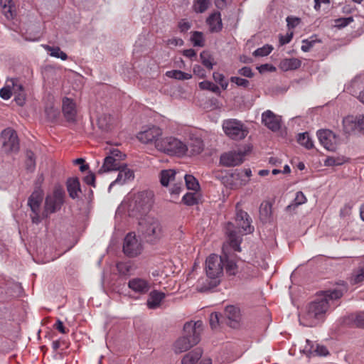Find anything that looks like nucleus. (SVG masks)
Segmentation results:
<instances>
[{"instance_id": "11", "label": "nucleus", "mask_w": 364, "mask_h": 364, "mask_svg": "<svg viewBox=\"0 0 364 364\" xmlns=\"http://www.w3.org/2000/svg\"><path fill=\"white\" fill-rule=\"evenodd\" d=\"M163 132L157 126H148L143 127L136 136L137 139L144 144H154L156 148V142L161 140Z\"/></svg>"}, {"instance_id": "61", "label": "nucleus", "mask_w": 364, "mask_h": 364, "mask_svg": "<svg viewBox=\"0 0 364 364\" xmlns=\"http://www.w3.org/2000/svg\"><path fill=\"white\" fill-rule=\"evenodd\" d=\"M166 45L168 46H183V41L181 38H173L168 39L166 41Z\"/></svg>"}, {"instance_id": "20", "label": "nucleus", "mask_w": 364, "mask_h": 364, "mask_svg": "<svg viewBox=\"0 0 364 364\" xmlns=\"http://www.w3.org/2000/svg\"><path fill=\"white\" fill-rule=\"evenodd\" d=\"M117 171H119L118 176L115 181L109 185V190L115 184L123 185L127 181L132 180L134 177L133 171L129 168L126 164L122 166V168L117 169Z\"/></svg>"}, {"instance_id": "4", "label": "nucleus", "mask_w": 364, "mask_h": 364, "mask_svg": "<svg viewBox=\"0 0 364 364\" xmlns=\"http://www.w3.org/2000/svg\"><path fill=\"white\" fill-rule=\"evenodd\" d=\"M205 272L207 277L211 280H207L206 283H203L198 287V291L200 292L207 291L219 284L220 280L218 278L223 273V259L222 255L219 257L215 254L210 255L205 261Z\"/></svg>"}, {"instance_id": "48", "label": "nucleus", "mask_w": 364, "mask_h": 364, "mask_svg": "<svg viewBox=\"0 0 364 364\" xmlns=\"http://www.w3.org/2000/svg\"><path fill=\"white\" fill-rule=\"evenodd\" d=\"M45 112L48 119L51 121L55 120L59 114L58 111L52 106L46 107L45 109Z\"/></svg>"}, {"instance_id": "34", "label": "nucleus", "mask_w": 364, "mask_h": 364, "mask_svg": "<svg viewBox=\"0 0 364 364\" xmlns=\"http://www.w3.org/2000/svg\"><path fill=\"white\" fill-rule=\"evenodd\" d=\"M298 142L307 149H311L314 147V143L309 136L308 132H304L299 134Z\"/></svg>"}, {"instance_id": "54", "label": "nucleus", "mask_w": 364, "mask_h": 364, "mask_svg": "<svg viewBox=\"0 0 364 364\" xmlns=\"http://www.w3.org/2000/svg\"><path fill=\"white\" fill-rule=\"evenodd\" d=\"M238 74L242 75L246 77H252L255 75V73L252 72V69L250 67H242L237 71Z\"/></svg>"}, {"instance_id": "36", "label": "nucleus", "mask_w": 364, "mask_h": 364, "mask_svg": "<svg viewBox=\"0 0 364 364\" xmlns=\"http://www.w3.org/2000/svg\"><path fill=\"white\" fill-rule=\"evenodd\" d=\"M112 118L109 115L103 114L98 118L97 124L99 128L102 131L107 132L110 129Z\"/></svg>"}, {"instance_id": "38", "label": "nucleus", "mask_w": 364, "mask_h": 364, "mask_svg": "<svg viewBox=\"0 0 364 364\" xmlns=\"http://www.w3.org/2000/svg\"><path fill=\"white\" fill-rule=\"evenodd\" d=\"M45 48L50 52V55L53 57L60 58L63 60H65L68 58L67 54L62 51L58 46L52 47L50 46H46Z\"/></svg>"}, {"instance_id": "12", "label": "nucleus", "mask_w": 364, "mask_h": 364, "mask_svg": "<svg viewBox=\"0 0 364 364\" xmlns=\"http://www.w3.org/2000/svg\"><path fill=\"white\" fill-rule=\"evenodd\" d=\"M3 148L6 153L17 152L19 150V141L15 130L7 128L2 131Z\"/></svg>"}, {"instance_id": "17", "label": "nucleus", "mask_w": 364, "mask_h": 364, "mask_svg": "<svg viewBox=\"0 0 364 364\" xmlns=\"http://www.w3.org/2000/svg\"><path fill=\"white\" fill-rule=\"evenodd\" d=\"M280 117L271 110H267L262 114V123L273 132L278 131L280 129Z\"/></svg>"}, {"instance_id": "37", "label": "nucleus", "mask_w": 364, "mask_h": 364, "mask_svg": "<svg viewBox=\"0 0 364 364\" xmlns=\"http://www.w3.org/2000/svg\"><path fill=\"white\" fill-rule=\"evenodd\" d=\"M183 177L188 189L196 191L200 188L199 183L193 176L186 174Z\"/></svg>"}, {"instance_id": "21", "label": "nucleus", "mask_w": 364, "mask_h": 364, "mask_svg": "<svg viewBox=\"0 0 364 364\" xmlns=\"http://www.w3.org/2000/svg\"><path fill=\"white\" fill-rule=\"evenodd\" d=\"M306 346L303 349V352L308 356L326 355L328 354L327 348L324 346L314 344L309 340L306 339Z\"/></svg>"}, {"instance_id": "52", "label": "nucleus", "mask_w": 364, "mask_h": 364, "mask_svg": "<svg viewBox=\"0 0 364 364\" xmlns=\"http://www.w3.org/2000/svg\"><path fill=\"white\" fill-rule=\"evenodd\" d=\"M210 325L213 329L219 325V314L216 312L211 313L209 318Z\"/></svg>"}, {"instance_id": "30", "label": "nucleus", "mask_w": 364, "mask_h": 364, "mask_svg": "<svg viewBox=\"0 0 364 364\" xmlns=\"http://www.w3.org/2000/svg\"><path fill=\"white\" fill-rule=\"evenodd\" d=\"M188 151L192 155H198L200 154L204 149V144L201 139L195 138L191 139L190 143L187 146Z\"/></svg>"}, {"instance_id": "57", "label": "nucleus", "mask_w": 364, "mask_h": 364, "mask_svg": "<svg viewBox=\"0 0 364 364\" xmlns=\"http://www.w3.org/2000/svg\"><path fill=\"white\" fill-rule=\"evenodd\" d=\"M287 26L290 28H295L300 22V18L297 17L288 16L287 18Z\"/></svg>"}, {"instance_id": "1", "label": "nucleus", "mask_w": 364, "mask_h": 364, "mask_svg": "<svg viewBox=\"0 0 364 364\" xmlns=\"http://www.w3.org/2000/svg\"><path fill=\"white\" fill-rule=\"evenodd\" d=\"M252 220L247 212L236 206L235 225L228 223L226 226V234L228 243L223 247L222 258L223 259V268L228 276H235L241 268L240 264H244L235 255V252H240L242 236L247 233H252L254 227L251 225Z\"/></svg>"}, {"instance_id": "29", "label": "nucleus", "mask_w": 364, "mask_h": 364, "mask_svg": "<svg viewBox=\"0 0 364 364\" xmlns=\"http://www.w3.org/2000/svg\"><path fill=\"white\" fill-rule=\"evenodd\" d=\"M202 355L203 350L200 348H196L183 356L181 364H195Z\"/></svg>"}, {"instance_id": "35", "label": "nucleus", "mask_w": 364, "mask_h": 364, "mask_svg": "<svg viewBox=\"0 0 364 364\" xmlns=\"http://www.w3.org/2000/svg\"><path fill=\"white\" fill-rule=\"evenodd\" d=\"M210 0H194L193 9L196 13H203L209 7Z\"/></svg>"}, {"instance_id": "24", "label": "nucleus", "mask_w": 364, "mask_h": 364, "mask_svg": "<svg viewBox=\"0 0 364 364\" xmlns=\"http://www.w3.org/2000/svg\"><path fill=\"white\" fill-rule=\"evenodd\" d=\"M124 164L118 161L117 159H114V156H107L104 160L102 166L99 170V173L109 172L112 171H117L122 168Z\"/></svg>"}, {"instance_id": "7", "label": "nucleus", "mask_w": 364, "mask_h": 364, "mask_svg": "<svg viewBox=\"0 0 364 364\" xmlns=\"http://www.w3.org/2000/svg\"><path fill=\"white\" fill-rule=\"evenodd\" d=\"M223 129L225 134L232 140H242L249 133L245 124L235 119H229L223 121Z\"/></svg>"}, {"instance_id": "62", "label": "nucleus", "mask_w": 364, "mask_h": 364, "mask_svg": "<svg viewBox=\"0 0 364 364\" xmlns=\"http://www.w3.org/2000/svg\"><path fill=\"white\" fill-rule=\"evenodd\" d=\"M355 325L360 328H364V312L358 313L354 320Z\"/></svg>"}, {"instance_id": "2", "label": "nucleus", "mask_w": 364, "mask_h": 364, "mask_svg": "<svg viewBox=\"0 0 364 364\" xmlns=\"http://www.w3.org/2000/svg\"><path fill=\"white\" fill-rule=\"evenodd\" d=\"M346 290L345 286L324 291L314 301L309 303L299 317L300 324L306 327H314L322 323L326 313L334 300L342 297Z\"/></svg>"}, {"instance_id": "6", "label": "nucleus", "mask_w": 364, "mask_h": 364, "mask_svg": "<svg viewBox=\"0 0 364 364\" xmlns=\"http://www.w3.org/2000/svg\"><path fill=\"white\" fill-rule=\"evenodd\" d=\"M156 149L168 155H184L187 151V145L173 136L161 138L156 142Z\"/></svg>"}, {"instance_id": "63", "label": "nucleus", "mask_w": 364, "mask_h": 364, "mask_svg": "<svg viewBox=\"0 0 364 364\" xmlns=\"http://www.w3.org/2000/svg\"><path fill=\"white\" fill-rule=\"evenodd\" d=\"M257 68L260 73H262L266 71H275L276 70L275 67H274L273 65H269V64H263V65H261L260 66H258Z\"/></svg>"}, {"instance_id": "5", "label": "nucleus", "mask_w": 364, "mask_h": 364, "mask_svg": "<svg viewBox=\"0 0 364 364\" xmlns=\"http://www.w3.org/2000/svg\"><path fill=\"white\" fill-rule=\"evenodd\" d=\"M139 225L142 235L149 241H156L163 236V226L157 218L148 216L141 220Z\"/></svg>"}, {"instance_id": "43", "label": "nucleus", "mask_w": 364, "mask_h": 364, "mask_svg": "<svg viewBox=\"0 0 364 364\" xmlns=\"http://www.w3.org/2000/svg\"><path fill=\"white\" fill-rule=\"evenodd\" d=\"M26 166L28 170L33 171L36 166V160L33 151L28 150L26 153Z\"/></svg>"}, {"instance_id": "60", "label": "nucleus", "mask_w": 364, "mask_h": 364, "mask_svg": "<svg viewBox=\"0 0 364 364\" xmlns=\"http://www.w3.org/2000/svg\"><path fill=\"white\" fill-rule=\"evenodd\" d=\"M0 97L4 100H9L11 97V91L9 87H4L0 90Z\"/></svg>"}, {"instance_id": "49", "label": "nucleus", "mask_w": 364, "mask_h": 364, "mask_svg": "<svg viewBox=\"0 0 364 364\" xmlns=\"http://www.w3.org/2000/svg\"><path fill=\"white\" fill-rule=\"evenodd\" d=\"M117 268L120 274L126 275L129 273L132 267L127 263L119 262L117 264Z\"/></svg>"}, {"instance_id": "18", "label": "nucleus", "mask_w": 364, "mask_h": 364, "mask_svg": "<svg viewBox=\"0 0 364 364\" xmlns=\"http://www.w3.org/2000/svg\"><path fill=\"white\" fill-rule=\"evenodd\" d=\"M62 110L66 120L69 122H74L76 117L75 103L73 100L64 97L63 100Z\"/></svg>"}, {"instance_id": "26", "label": "nucleus", "mask_w": 364, "mask_h": 364, "mask_svg": "<svg viewBox=\"0 0 364 364\" xmlns=\"http://www.w3.org/2000/svg\"><path fill=\"white\" fill-rule=\"evenodd\" d=\"M67 191L72 199L78 197V193L81 192L80 181L77 178H69L66 182Z\"/></svg>"}, {"instance_id": "39", "label": "nucleus", "mask_w": 364, "mask_h": 364, "mask_svg": "<svg viewBox=\"0 0 364 364\" xmlns=\"http://www.w3.org/2000/svg\"><path fill=\"white\" fill-rule=\"evenodd\" d=\"M199 87L201 90L212 91L218 95L220 94V90L219 87L210 81L205 80L200 82L199 83Z\"/></svg>"}, {"instance_id": "53", "label": "nucleus", "mask_w": 364, "mask_h": 364, "mask_svg": "<svg viewBox=\"0 0 364 364\" xmlns=\"http://www.w3.org/2000/svg\"><path fill=\"white\" fill-rule=\"evenodd\" d=\"M342 164L343 161L341 159L334 157H328L324 161V164L328 166H339Z\"/></svg>"}, {"instance_id": "9", "label": "nucleus", "mask_w": 364, "mask_h": 364, "mask_svg": "<svg viewBox=\"0 0 364 364\" xmlns=\"http://www.w3.org/2000/svg\"><path fill=\"white\" fill-rule=\"evenodd\" d=\"M250 151V148L247 146L238 151L224 153L220 156V163L226 167L238 166L244 161L245 156Z\"/></svg>"}, {"instance_id": "46", "label": "nucleus", "mask_w": 364, "mask_h": 364, "mask_svg": "<svg viewBox=\"0 0 364 364\" xmlns=\"http://www.w3.org/2000/svg\"><path fill=\"white\" fill-rule=\"evenodd\" d=\"M353 21V18L349 16L347 18H338L335 20V26L341 29L347 26L349 23Z\"/></svg>"}, {"instance_id": "58", "label": "nucleus", "mask_w": 364, "mask_h": 364, "mask_svg": "<svg viewBox=\"0 0 364 364\" xmlns=\"http://www.w3.org/2000/svg\"><path fill=\"white\" fill-rule=\"evenodd\" d=\"M191 27V24L186 21L185 19H182L178 23V28L181 33H185L189 30Z\"/></svg>"}, {"instance_id": "51", "label": "nucleus", "mask_w": 364, "mask_h": 364, "mask_svg": "<svg viewBox=\"0 0 364 364\" xmlns=\"http://www.w3.org/2000/svg\"><path fill=\"white\" fill-rule=\"evenodd\" d=\"M352 280L354 284H358L364 281V267L359 269L354 274Z\"/></svg>"}, {"instance_id": "10", "label": "nucleus", "mask_w": 364, "mask_h": 364, "mask_svg": "<svg viewBox=\"0 0 364 364\" xmlns=\"http://www.w3.org/2000/svg\"><path fill=\"white\" fill-rule=\"evenodd\" d=\"M154 193L151 191L139 193L134 200V209L141 215L148 213L154 203Z\"/></svg>"}, {"instance_id": "28", "label": "nucleus", "mask_w": 364, "mask_h": 364, "mask_svg": "<svg viewBox=\"0 0 364 364\" xmlns=\"http://www.w3.org/2000/svg\"><path fill=\"white\" fill-rule=\"evenodd\" d=\"M1 12L8 20L13 19L16 15V11L12 0H0Z\"/></svg>"}, {"instance_id": "33", "label": "nucleus", "mask_w": 364, "mask_h": 364, "mask_svg": "<svg viewBox=\"0 0 364 364\" xmlns=\"http://www.w3.org/2000/svg\"><path fill=\"white\" fill-rule=\"evenodd\" d=\"M166 75L170 78H173L178 80H189L192 77V75L188 73H184L178 70H173L167 71Z\"/></svg>"}, {"instance_id": "25", "label": "nucleus", "mask_w": 364, "mask_h": 364, "mask_svg": "<svg viewBox=\"0 0 364 364\" xmlns=\"http://www.w3.org/2000/svg\"><path fill=\"white\" fill-rule=\"evenodd\" d=\"M272 203L264 201L259 207V219L264 223H271L272 220Z\"/></svg>"}, {"instance_id": "14", "label": "nucleus", "mask_w": 364, "mask_h": 364, "mask_svg": "<svg viewBox=\"0 0 364 364\" xmlns=\"http://www.w3.org/2000/svg\"><path fill=\"white\" fill-rule=\"evenodd\" d=\"M320 144L327 150L333 151L338 144L337 136L329 129H320L317 132Z\"/></svg>"}, {"instance_id": "45", "label": "nucleus", "mask_w": 364, "mask_h": 364, "mask_svg": "<svg viewBox=\"0 0 364 364\" xmlns=\"http://www.w3.org/2000/svg\"><path fill=\"white\" fill-rule=\"evenodd\" d=\"M182 200L187 205H193L198 203V198L196 193H188L184 195Z\"/></svg>"}, {"instance_id": "47", "label": "nucleus", "mask_w": 364, "mask_h": 364, "mask_svg": "<svg viewBox=\"0 0 364 364\" xmlns=\"http://www.w3.org/2000/svg\"><path fill=\"white\" fill-rule=\"evenodd\" d=\"M230 80L231 82H233L237 86L243 88H247L250 85V82L247 80L239 77L232 76L230 77Z\"/></svg>"}, {"instance_id": "41", "label": "nucleus", "mask_w": 364, "mask_h": 364, "mask_svg": "<svg viewBox=\"0 0 364 364\" xmlns=\"http://www.w3.org/2000/svg\"><path fill=\"white\" fill-rule=\"evenodd\" d=\"M191 41L194 46L203 47L204 38L202 32L194 31L191 37Z\"/></svg>"}, {"instance_id": "32", "label": "nucleus", "mask_w": 364, "mask_h": 364, "mask_svg": "<svg viewBox=\"0 0 364 364\" xmlns=\"http://www.w3.org/2000/svg\"><path fill=\"white\" fill-rule=\"evenodd\" d=\"M176 173L172 169L163 170L160 173V182L162 186H167L169 181H174Z\"/></svg>"}, {"instance_id": "22", "label": "nucleus", "mask_w": 364, "mask_h": 364, "mask_svg": "<svg viewBox=\"0 0 364 364\" xmlns=\"http://www.w3.org/2000/svg\"><path fill=\"white\" fill-rule=\"evenodd\" d=\"M166 294L161 291L157 290L151 291L146 301L148 308L150 309H156L159 308Z\"/></svg>"}, {"instance_id": "8", "label": "nucleus", "mask_w": 364, "mask_h": 364, "mask_svg": "<svg viewBox=\"0 0 364 364\" xmlns=\"http://www.w3.org/2000/svg\"><path fill=\"white\" fill-rule=\"evenodd\" d=\"M65 192L60 187H56L52 195L47 196L45 201L43 217H48L50 213L57 212L64 203Z\"/></svg>"}, {"instance_id": "31", "label": "nucleus", "mask_w": 364, "mask_h": 364, "mask_svg": "<svg viewBox=\"0 0 364 364\" xmlns=\"http://www.w3.org/2000/svg\"><path fill=\"white\" fill-rule=\"evenodd\" d=\"M301 65V62L298 58H285L280 63V68L284 71L296 70Z\"/></svg>"}, {"instance_id": "64", "label": "nucleus", "mask_w": 364, "mask_h": 364, "mask_svg": "<svg viewBox=\"0 0 364 364\" xmlns=\"http://www.w3.org/2000/svg\"><path fill=\"white\" fill-rule=\"evenodd\" d=\"M355 125L360 131L364 132V115H360L356 118Z\"/></svg>"}, {"instance_id": "19", "label": "nucleus", "mask_w": 364, "mask_h": 364, "mask_svg": "<svg viewBox=\"0 0 364 364\" xmlns=\"http://www.w3.org/2000/svg\"><path fill=\"white\" fill-rule=\"evenodd\" d=\"M128 287L136 293L144 294L149 291L151 285L146 279L133 278L129 281Z\"/></svg>"}, {"instance_id": "16", "label": "nucleus", "mask_w": 364, "mask_h": 364, "mask_svg": "<svg viewBox=\"0 0 364 364\" xmlns=\"http://www.w3.org/2000/svg\"><path fill=\"white\" fill-rule=\"evenodd\" d=\"M225 316L228 326L233 328L239 327L241 320V314L239 308L235 306H227L225 310Z\"/></svg>"}, {"instance_id": "15", "label": "nucleus", "mask_w": 364, "mask_h": 364, "mask_svg": "<svg viewBox=\"0 0 364 364\" xmlns=\"http://www.w3.org/2000/svg\"><path fill=\"white\" fill-rule=\"evenodd\" d=\"M141 245L136 238L135 235L129 233L124 238L123 252L130 257H135L141 252Z\"/></svg>"}, {"instance_id": "50", "label": "nucleus", "mask_w": 364, "mask_h": 364, "mask_svg": "<svg viewBox=\"0 0 364 364\" xmlns=\"http://www.w3.org/2000/svg\"><path fill=\"white\" fill-rule=\"evenodd\" d=\"M316 40L305 39L302 41L301 50L304 52H308L314 46Z\"/></svg>"}, {"instance_id": "23", "label": "nucleus", "mask_w": 364, "mask_h": 364, "mask_svg": "<svg viewBox=\"0 0 364 364\" xmlns=\"http://www.w3.org/2000/svg\"><path fill=\"white\" fill-rule=\"evenodd\" d=\"M206 22L209 26L210 31L212 33H218L223 28L221 15L220 12L211 14L207 18Z\"/></svg>"}, {"instance_id": "3", "label": "nucleus", "mask_w": 364, "mask_h": 364, "mask_svg": "<svg viewBox=\"0 0 364 364\" xmlns=\"http://www.w3.org/2000/svg\"><path fill=\"white\" fill-rule=\"evenodd\" d=\"M202 331L203 322L201 321L186 322L183 326V336L174 343V352L181 353L197 345L200 341Z\"/></svg>"}, {"instance_id": "59", "label": "nucleus", "mask_w": 364, "mask_h": 364, "mask_svg": "<svg viewBox=\"0 0 364 364\" xmlns=\"http://www.w3.org/2000/svg\"><path fill=\"white\" fill-rule=\"evenodd\" d=\"M109 156H114V159H117L118 161L124 160L126 157L124 154H122L119 150L114 149L110 151V155Z\"/></svg>"}, {"instance_id": "56", "label": "nucleus", "mask_w": 364, "mask_h": 364, "mask_svg": "<svg viewBox=\"0 0 364 364\" xmlns=\"http://www.w3.org/2000/svg\"><path fill=\"white\" fill-rule=\"evenodd\" d=\"M193 73L200 78H205L206 76L205 70L199 65H195L193 68Z\"/></svg>"}, {"instance_id": "55", "label": "nucleus", "mask_w": 364, "mask_h": 364, "mask_svg": "<svg viewBox=\"0 0 364 364\" xmlns=\"http://www.w3.org/2000/svg\"><path fill=\"white\" fill-rule=\"evenodd\" d=\"M14 100L17 105L23 106L26 101V95L24 92H16L14 93Z\"/></svg>"}, {"instance_id": "13", "label": "nucleus", "mask_w": 364, "mask_h": 364, "mask_svg": "<svg viewBox=\"0 0 364 364\" xmlns=\"http://www.w3.org/2000/svg\"><path fill=\"white\" fill-rule=\"evenodd\" d=\"M42 200L43 197L38 191L32 193L28 199V205L30 207L31 211L30 217L33 223L38 224L41 221L40 213Z\"/></svg>"}, {"instance_id": "42", "label": "nucleus", "mask_w": 364, "mask_h": 364, "mask_svg": "<svg viewBox=\"0 0 364 364\" xmlns=\"http://www.w3.org/2000/svg\"><path fill=\"white\" fill-rule=\"evenodd\" d=\"M306 201V196L301 191H298L296 194V197L294 198V203L290 204L287 206L286 209L287 210H291L292 208H295L298 205L305 203Z\"/></svg>"}, {"instance_id": "40", "label": "nucleus", "mask_w": 364, "mask_h": 364, "mask_svg": "<svg viewBox=\"0 0 364 364\" xmlns=\"http://www.w3.org/2000/svg\"><path fill=\"white\" fill-rule=\"evenodd\" d=\"M200 60L202 64L208 70H212L213 67V58L210 54L205 50H203L200 54Z\"/></svg>"}, {"instance_id": "44", "label": "nucleus", "mask_w": 364, "mask_h": 364, "mask_svg": "<svg viewBox=\"0 0 364 364\" xmlns=\"http://www.w3.org/2000/svg\"><path fill=\"white\" fill-rule=\"evenodd\" d=\"M272 46L267 44L255 50L253 52V55L255 57L267 56L272 52Z\"/></svg>"}, {"instance_id": "27", "label": "nucleus", "mask_w": 364, "mask_h": 364, "mask_svg": "<svg viewBox=\"0 0 364 364\" xmlns=\"http://www.w3.org/2000/svg\"><path fill=\"white\" fill-rule=\"evenodd\" d=\"M252 176V171L250 168H245L235 170L232 174V177L234 181H239L240 186H245L249 181V178Z\"/></svg>"}]
</instances>
